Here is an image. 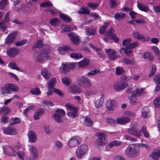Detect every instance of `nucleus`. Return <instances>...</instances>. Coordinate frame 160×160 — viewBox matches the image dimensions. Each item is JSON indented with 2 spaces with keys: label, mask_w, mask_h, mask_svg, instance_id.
Masks as SVG:
<instances>
[{
  "label": "nucleus",
  "mask_w": 160,
  "mask_h": 160,
  "mask_svg": "<svg viewBox=\"0 0 160 160\" xmlns=\"http://www.w3.org/2000/svg\"><path fill=\"white\" fill-rule=\"evenodd\" d=\"M157 68L156 66L155 65H153L152 66L151 72L148 75L149 78L151 77L156 72Z\"/></svg>",
  "instance_id": "nucleus-55"
},
{
  "label": "nucleus",
  "mask_w": 160,
  "mask_h": 160,
  "mask_svg": "<svg viewBox=\"0 0 160 160\" xmlns=\"http://www.w3.org/2000/svg\"><path fill=\"white\" fill-rule=\"evenodd\" d=\"M135 92L137 96H140L142 94L144 90L143 88H141L140 89L137 88L135 90Z\"/></svg>",
  "instance_id": "nucleus-63"
},
{
  "label": "nucleus",
  "mask_w": 160,
  "mask_h": 160,
  "mask_svg": "<svg viewBox=\"0 0 160 160\" xmlns=\"http://www.w3.org/2000/svg\"><path fill=\"white\" fill-rule=\"evenodd\" d=\"M140 131L143 133V134L146 138H149L150 135L147 131V128L146 126H143Z\"/></svg>",
  "instance_id": "nucleus-42"
},
{
  "label": "nucleus",
  "mask_w": 160,
  "mask_h": 160,
  "mask_svg": "<svg viewBox=\"0 0 160 160\" xmlns=\"http://www.w3.org/2000/svg\"><path fill=\"white\" fill-rule=\"evenodd\" d=\"M8 67L11 69H14L18 71L20 70V68L17 67L16 64L14 62H9L8 64Z\"/></svg>",
  "instance_id": "nucleus-38"
},
{
  "label": "nucleus",
  "mask_w": 160,
  "mask_h": 160,
  "mask_svg": "<svg viewBox=\"0 0 160 160\" xmlns=\"http://www.w3.org/2000/svg\"><path fill=\"white\" fill-rule=\"evenodd\" d=\"M132 35L135 38L138 40H141L143 42H147L150 39L149 37H144L141 33L138 32H133Z\"/></svg>",
  "instance_id": "nucleus-16"
},
{
  "label": "nucleus",
  "mask_w": 160,
  "mask_h": 160,
  "mask_svg": "<svg viewBox=\"0 0 160 160\" xmlns=\"http://www.w3.org/2000/svg\"><path fill=\"white\" fill-rule=\"evenodd\" d=\"M102 71L99 70V68H95L94 70H92L87 73L88 76H92L95 75L96 73H100Z\"/></svg>",
  "instance_id": "nucleus-43"
},
{
  "label": "nucleus",
  "mask_w": 160,
  "mask_h": 160,
  "mask_svg": "<svg viewBox=\"0 0 160 160\" xmlns=\"http://www.w3.org/2000/svg\"><path fill=\"white\" fill-rule=\"evenodd\" d=\"M127 80L125 78H122L120 81L116 82L114 85V89L118 91L124 89L128 87Z\"/></svg>",
  "instance_id": "nucleus-4"
},
{
  "label": "nucleus",
  "mask_w": 160,
  "mask_h": 160,
  "mask_svg": "<svg viewBox=\"0 0 160 160\" xmlns=\"http://www.w3.org/2000/svg\"><path fill=\"white\" fill-rule=\"evenodd\" d=\"M127 132L137 138H139L142 135L141 131H138L137 128L135 127H132L128 129Z\"/></svg>",
  "instance_id": "nucleus-14"
},
{
  "label": "nucleus",
  "mask_w": 160,
  "mask_h": 160,
  "mask_svg": "<svg viewBox=\"0 0 160 160\" xmlns=\"http://www.w3.org/2000/svg\"><path fill=\"white\" fill-rule=\"evenodd\" d=\"M20 52V49L17 48H10L7 50V55L10 58L17 56Z\"/></svg>",
  "instance_id": "nucleus-12"
},
{
  "label": "nucleus",
  "mask_w": 160,
  "mask_h": 160,
  "mask_svg": "<svg viewBox=\"0 0 160 160\" xmlns=\"http://www.w3.org/2000/svg\"><path fill=\"white\" fill-rule=\"evenodd\" d=\"M108 25V22L105 23L104 24V25L101 27L99 30V34H102L104 33Z\"/></svg>",
  "instance_id": "nucleus-40"
},
{
  "label": "nucleus",
  "mask_w": 160,
  "mask_h": 160,
  "mask_svg": "<svg viewBox=\"0 0 160 160\" xmlns=\"http://www.w3.org/2000/svg\"><path fill=\"white\" fill-rule=\"evenodd\" d=\"M153 80L155 83H160V73L156 74L154 77Z\"/></svg>",
  "instance_id": "nucleus-64"
},
{
  "label": "nucleus",
  "mask_w": 160,
  "mask_h": 160,
  "mask_svg": "<svg viewBox=\"0 0 160 160\" xmlns=\"http://www.w3.org/2000/svg\"><path fill=\"white\" fill-rule=\"evenodd\" d=\"M11 112L10 109L5 107L1 108L0 109V115H7Z\"/></svg>",
  "instance_id": "nucleus-33"
},
{
  "label": "nucleus",
  "mask_w": 160,
  "mask_h": 160,
  "mask_svg": "<svg viewBox=\"0 0 160 160\" xmlns=\"http://www.w3.org/2000/svg\"><path fill=\"white\" fill-rule=\"evenodd\" d=\"M31 93L36 95H39L41 93V91L39 88H35L32 89L30 91Z\"/></svg>",
  "instance_id": "nucleus-48"
},
{
  "label": "nucleus",
  "mask_w": 160,
  "mask_h": 160,
  "mask_svg": "<svg viewBox=\"0 0 160 160\" xmlns=\"http://www.w3.org/2000/svg\"><path fill=\"white\" fill-rule=\"evenodd\" d=\"M123 69L120 67H117L116 69V74L117 75L122 74L123 72Z\"/></svg>",
  "instance_id": "nucleus-57"
},
{
  "label": "nucleus",
  "mask_w": 160,
  "mask_h": 160,
  "mask_svg": "<svg viewBox=\"0 0 160 160\" xmlns=\"http://www.w3.org/2000/svg\"><path fill=\"white\" fill-rule=\"evenodd\" d=\"M94 103L96 107L97 108H98L102 106L103 101H95Z\"/></svg>",
  "instance_id": "nucleus-56"
},
{
  "label": "nucleus",
  "mask_w": 160,
  "mask_h": 160,
  "mask_svg": "<svg viewBox=\"0 0 160 160\" xmlns=\"http://www.w3.org/2000/svg\"><path fill=\"white\" fill-rule=\"evenodd\" d=\"M42 41L41 40H38L35 46H33L32 49H34L36 48H40L43 45Z\"/></svg>",
  "instance_id": "nucleus-51"
},
{
  "label": "nucleus",
  "mask_w": 160,
  "mask_h": 160,
  "mask_svg": "<svg viewBox=\"0 0 160 160\" xmlns=\"http://www.w3.org/2000/svg\"><path fill=\"white\" fill-rule=\"evenodd\" d=\"M2 130L4 134L14 135L17 134L18 132L16 129L11 127H4L2 128Z\"/></svg>",
  "instance_id": "nucleus-15"
},
{
  "label": "nucleus",
  "mask_w": 160,
  "mask_h": 160,
  "mask_svg": "<svg viewBox=\"0 0 160 160\" xmlns=\"http://www.w3.org/2000/svg\"><path fill=\"white\" fill-rule=\"evenodd\" d=\"M121 143V142H119L116 140H114L108 144V146L110 148H112L114 146L120 145Z\"/></svg>",
  "instance_id": "nucleus-46"
},
{
  "label": "nucleus",
  "mask_w": 160,
  "mask_h": 160,
  "mask_svg": "<svg viewBox=\"0 0 160 160\" xmlns=\"http://www.w3.org/2000/svg\"><path fill=\"white\" fill-rule=\"evenodd\" d=\"M81 139L78 136H74L70 138L68 142V145L71 148L76 147L79 144Z\"/></svg>",
  "instance_id": "nucleus-11"
},
{
  "label": "nucleus",
  "mask_w": 160,
  "mask_h": 160,
  "mask_svg": "<svg viewBox=\"0 0 160 160\" xmlns=\"http://www.w3.org/2000/svg\"><path fill=\"white\" fill-rule=\"evenodd\" d=\"M43 58H45L47 60H50L51 59L50 54L49 53L41 52L37 57L36 61L38 62H41L43 61Z\"/></svg>",
  "instance_id": "nucleus-13"
},
{
  "label": "nucleus",
  "mask_w": 160,
  "mask_h": 160,
  "mask_svg": "<svg viewBox=\"0 0 160 160\" xmlns=\"http://www.w3.org/2000/svg\"><path fill=\"white\" fill-rule=\"evenodd\" d=\"M116 106V104L114 102V101H107L106 102V108L108 110H113Z\"/></svg>",
  "instance_id": "nucleus-21"
},
{
  "label": "nucleus",
  "mask_w": 160,
  "mask_h": 160,
  "mask_svg": "<svg viewBox=\"0 0 160 160\" xmlns=\"http://www.w3.org/2000/svg\"><path fill=\"white\" fill-rule=\"evenodd\" d=\"M4 22H0V29L1 30L4 32L5 33L7 34L8 33V31H6L7 26L5 23Z\"/></svg>",
  "instance_id": "nucleus-47"
},
{
  "label": "nucleus",
  "mask_w": 160,
  "mask_h": 160,
  "mask_svg": "<svg viewBox=\"0 0 160 160\" xmlns=\"http://www.w3.org/2000/svg\"><path fill=\"white\" fill-rule=\"evenodd\" d=\"M137 97V96L135 91L131 92L128 96L129 99H130V100L134 99Z\"/></svg>",
  "instance_id": "nucleus-62"
},
{
  "label": "nucleus",
  "mask_w": 160,
  "mask_h": 160,
  "mask_svg": "<svg viewBox=\"0 0 160 160\" xmlns=\"http://www.w3.org/2000/svg\"><path fill=\"white\" fill-rule=\"evenodd\" d=\"M137 7L140 10L142 11L147 12L149 10V8L147 6H145L141 3H138Z\"/></svg>",
  "instance_id": "nucleus-36"
},
{
  "label": "nucleus",
  "mask_w": 160,
  "mask_h": 160,
  "mask_svg": "<svg viewBox=\"0 0 160 160\" xmlns=\"http://www.w3.org/2000/svg\"><path fill=\"white\" fill-rule=\"evenodd\" d=\"M110 37L111 39L115 42H117L119 41V38L116 36L115 34H112Z\"/></svg>",
  "instance_id": "nucleus-61"
},
{
  "label": "nucleus",
  "mask_w": 160,
  "mask_h": 160,
  "mask_svg": "<svg viewBox=\"0 0 160 160\" xmlns=\"http://www.w3.org/2000/svg\"><path fill=\"white\" fill-rule=\"evenodd\" d=\"M59 17L65 22H69L72 21V19L70 17L64 13H62L60 14Z\"/></svg>",
  "instance_id": "nucleus-28"
},
{
  "label": "nucleus",
  "mask_w": 160,
  "mask_h": 160,
  "mask_svg": "<svg viewBox=\"0 0 160 160\" xmlns=\"http://www.w3.org/2000/svg\"><path fill=\"white\" fill-rule=\"evenodd\" d=\"M50 23L53 26L57 25L59 23V19L58 18H53L50 21Z\"/></svg>",
  "instance_id": "nucleus-44"
},
{
  "label": "nucleus",
  "mask_w": 160,
  "mask_h": 160,
  "mask_svg": "<svg viewBox=\"0 0 160 160\" xmlns=\"http://www.w3.org/2000/svg\"><path fill=\"white\" fill-rule=\"evenodd\" d=\"M21 122V119L19 118H11L10 120L9 126H11L16 123H19Z\"/></svg>",
  "instance_id": "nucleus-34"
},
{
  "label": "nucleus",
  "mask_w": 160,
  "mask_h": 160,
  "mask_svg": "<svg viewBox=\"0 0 160 160\" xmlns=\"http://www.w3.org/2000/svg\"><path fill=\"white\" fill-rule=\"evenodd\" d=\"M42 75L46 79H49V74L48 73L47 69H44L42 70Z\"/></svg>",
  "instance_id": "nucleus-50"
},
{
  "label": "nucleus",
  "mask_w": 160,
  "mask_h": 160,
  "mask_svg": "<svg viewBox=\"0 0 160 160\" xmlns=\"http://www.w3.org/2000/svg\"><path fill=\"white\" fill-rule=\"evenodd\" d=\"M138 44L137 42H135L130 44L129 45L127 46V48H129L131 49L134 48L138 47Z\"/></svg>",
  "instance_id": "nucleus-60"
},
{
  "label": "nucleus",
  "mask_w": 160,
  "mask_h": 160,
  "mask_svg": "<svg viewBox=\"0 0 160 160\" xmlns=\"http://www.w3.org/2000/svg\"><path fill=\"white\" fill-rule=\"evenodd\" d=\"M88 151V146L85 144L81 145L77 149L76 152V156L78 158L81 159L82 156L86 154Z\"/></svg>",
  "instance_id": "nucleus-5"
},
{
  "label": "nucleus",
  "mask_w": 160,
  "mask_h": 160,
  "mask_svg": "<svg viewBox=\"0 0 160 160\" xmlns=\"http://www.w3.org/2000/svg\"><path fill=\"white\" fill-rule=\"evenodd\" d=\"M68 90L69 92L72 94H79L81 92V89L75 85H71L68 88Z\"/></svg>",
  "instance_id": "nucleus-19"
},
{
  "label": "nucleus",
  "mask_w": 160,
  "mask_h": 160,
  "mask_svg": "<svg viewBox=\"0 0 160 160\" xmlns=\"http://www.w3.org/2000/svg\"><path fill=\"white\" fill-rule=\"evenodd\" d=\"M68 36L73 43L78 44L79 42L80 38L76 33L73 32L69 33Z\"/></svg>",
  "instance_id": "nucleus-17"
},
{
  "label": "nucleus",
  "mask_w": 160,
  "mask_h": 160,
  "mask_svg": "<svg viewBox=\"0 0 160 160\" xmlns=\"http://www.w3.org/2000/svg\"><path fill=\"white\" fill-rule=\"evenodd\" d=\"M44 112V110L42 109H41L37 111L35 113L34 116V118L35 119L37 120L42 116Z\"/></svg>",
  "instance_id": "nucleus-26"
},
{
  "label": "nucleus",
  "mask_w": 160,
  "mask_h": 160,
  "mask_svg": "<svg viewBox=\"0 0 160 160\" xmlns=\"http://www.w3.org/2000/svg\"><path fill=\"white\" fill-rule=\"evenodd\" d=\"M124 138L127 140H129L132 142H135L137 139L135 138L131 137L128 134H125L124 136Z\"/></svg>",
  "instance_id": "nucleus-52"
},
{
  "label": "nucleus",
  "mask_w": 160,
  "mask_h": 160,
  "mask_svg": "<svg viewBox=\"0 0 160 160\" xmlns=\"http://www.w3.org/2000/svg\"><path fill=\"white\" fill-rule=\"evenodd\" d=\"M56 82V79L55 78H53L50 79L48 82V88L49 89H53L54 86V84Z\"/></svg>",
  "instance_id": "nucleus-37"
},
{
  "label": "nucleus",
  "mask_w": 160,
  "mask_h": 160,
  "mask_svg": "<svg viewBox=\"0 0 160 160\" xmlns=\"http://www.w3.org/2000/svg\"><path fill=\"white\" fill-rule=\"evenodd\" d=\"M27 42V40L26 39H23L21 41L16 42L15 43V45L16 46L20 47L25 45Z\"/></svg>",
  "instance_id": "nucleus-53"
},
{
  "label": "nucleus",
  "mask_w": 160,
  "mask_h": 160,
  "mask_svg": "<svg viewBox=\"0 0 160 160\" xmlns=\"http://www.w3.org/2000/svg\"><path fill=\"white\" fill-rule=\"evenodd\" d=\"M70 57L76 59H80L82 58V56L80 53H73L70 54Z\"/></svg>",
  "instance_id": "nucleus-39"
},
{
  "label": "nucleus",
  "mask_w": 160,
  "mask_h": 160,
  "mask_svg": "<svg viewBox=\"0 0 160 160\" xmlns=\"http://www.w3.org/2000/svg\"><path fill=\"white\" fill-rule=\"evenodd\" d=\"M89 63V60L87 58L83 59L78 62V65L80 67H83L85 66L88 65Z\"/></svg>",
  "instance_id": "nucleus-32"
},
{
  "label": "nucleus",
  "mask_w": 160,
  "mask_h": 160,
  "mask_svg": "<svg viewBox=\"0 0 160 160\" xmlns=\"http://www.w3.org/2000/svg\"><path fill=\"white\" fill-rule=\"evenodd\" d=\"M62 81L65 85L69 86L71 83L72 80L69 77H64L62 79Z\"/></svg>",
  "instance_id": "nucleus-35"
},
{
  "label": "nucleus",
  "mask_w": 160,
  "mask_h": 160,
  "mask_svg": "<svg viewBox=\"0 0 160 160\" xmlns=\"http://www.w3.org/2000/svg\"><path fill=\"white\" fill-rule=\"evenodd\" d=\"M78 12L80 14H89L90 12V10L87 7H82L80 8V10L78 11Z\"/></svg>",
  "instance_id": "nucleus-30"
},
{
  "label": "nucleus",
  "mask_w": 160,
  "mask_h": 160,
  "mask_svg": "<svg viewBox=\"0 0 160 160\" xmlns=\"http://www.w3.org/2000/svg\"><path fill=\"white\" fill-rule=\"evenodd\" d=\"M62 68L63 72L66 73V72H69V69L67 63L62 64V66L60 68Z\"/></svg>",
  "instance_id": "nucleus-49"
},
{
  "label": "nucleus",
  "mask_w": 160,
  "mask_h": 160,
  "mask_svg": "<svg viewBox=\"0 0 160 160\" xmlns=\"http://www.w3.org/2000/svg\"><path fill=\"white\" fill-rule=\"evenodd\" d=\"M122 62L125 64L127 65H133L135 63V60L134 59H129L128 58H125L122 60Z\"/></svg>",
  "instance_id": "nucleus-31"
},
{
  "label": "nucleus",
  "mask_w": 160,
  "mask_h": 160,
  "mask_svg": "<svg viewBox=\"0 0 160 160\" xmlns=\"http://www.w3.org/2000/svg\"><path fill=\"white\" fill-rule=\"evenodd\" d=\"M115 32L112 28H111L109 30H108L105 33V35L108 36H110L112 35Z\"/></svg>",
  "instance_id": "nucleus-59"
},
{
  "label": "nucleus",
  "mask_w": 160,
  "mask_h": 160,
  "mask_svg": "<svg viewBox=\"0 0 160 160\" xmlns=\"http://www.w3.org/2000/svg\"><path fill=\"white\" fill-rule=\"evenodd\" d=\"M130 118L128 117L117 119V123L120 124H126L129 122Z\"/></svg>",
  "instance_id": "nucleus-23"
},
{
  "label": "nucleus",
  "mask_w": 160,
  "mask_h": 160,
  "mask_svg": "<svg viewBox=\"0 0 160 160\" xmlns=\"http://www.w3.org/2000/svg\"><path fill=\"white\" fill-rule=\"evenodd\" d=\"M87 5L92 9L94 10L98 8L99 6V4L98 3L89 2L88 3Z\"/></svg>",
  "instance_id": "nucleus-41"
},
{
  "label": "nucleus",
  "mask_w": 160,
  "mask_h": 160,
  "mask_svg": "<svg viewBox=\"0 0 160 160\" xmlns=\"http://www.w3.org/2000/svg\"><path fill=\"white\" fill-rule=\"evenodd\" d=\"M29 142L34 143L37 141V137L35 132L32 131H30L28 133Z\"/></svg>",
  "instance_id": "nucleus-20"
},
{
  "label": "nucleus",
  "mask_w": 160,
  "mask_h": 160,
  "mask_svg": "<svg viewBox=\"0 0 160 160\" xmlns=\"http://www.w3.org/2000/svg\"><path fill=\"white\" fill-rule=\"evenodd\" d=\"M108 56L111 61H113L119 58V55L117 54L115 50H113L108 54Z\"/></svg>",
  "instance_id": "nucleus-22"
},
{
  "label": "nucleus",
  "mask_w": 160,
  "mask_h": 160,
  "mask_svg": "<svg viewBox=\"0 0 160 160\" xmlns=\"http://www.w3.org/2000/svg\"><path fill=\"white\" fill-rule=\"evenodd\" d=\"M77 82L78 85L80 87L86 85L87 87H90L91 85L89 79L84 76L79 77L77 79Z\"/></svg>",
  "instance_id": "nucleus-7"
},
{
  "label": "nucleus",
  "mask_w": 160,
  "mask_h": 160,
  "mask_svg": "<svg viewBox=\"0 0 160 160\" xmlns=\"http://www.w3.org/2000/svg\"><path fill=\"white\" fill-rule=\"evenodd\" d=\"M66 107L68 111L67 112L68 116L72 118L77 117L78 108L70 103H67L66 105Z\"/></svg>",
  "instance_id": "nucleus-3"
},
{
  "label": "nucleus",
  "mask_w": 160,
  "mask_h": 160,
  "mask_svg": "<svg viewBox=\"0 0 160 160\" xmlns=\"http://www.w3.org/2000/svg\"><path fill=\"white\" fill-rule=\"evenodd\" d=\"M139 151L133 145H129L125 151L126 156L128 158H134L139 155Z\"/></svg>",
  "instance_id": "nucleus-1"
},
{
  "label": "nucleus",
  "mask_w": 160,
  "mask_h": 160,
  "mask_svg": "<svg viewBox=\"0 0 160 160\" xmlns=\"http://www.w3.org/2000/svg\"><path fill=\"white\" fill-rule=\"evenodd\" d=\"M125 17V14L122 12H117L114 15V18L116 20L122 19Z\"/></svg>",
  "instance_id": "nucleus-27"
},
{
  "label": "nucleus",
  "mask_w": 160,
  "mask_h": 160,
  "mask_svg": "<svg viewBox=\"0 0 160 160\" xmlns=\"http://www.w3.org/2000/svg\"><path fill=\"white\" fill-rule=\"evenodd\" d=\"M18 34L17 31H12L9 34L5 39V42L8 45H10L13 43Z\"/></svg>",
  "instance_id": "nucleus-8"
},
{
  "label": "nucleus",
  "mask_w": 160,
  "mask_h": 160,
  "mask_svg": "<svg viewBox=\"0 0 160 160\" xmlns=\"http://www.w3.org/2000/svg\"><path fill=\"white\" fill-rule=\"evenodd\" d=\"M98 138L96 140V142L98 146H103L105 143V139L107 137V135L104 133L99 132L97 134Z\"/></svg>",
  "instance_id": "nucleus-10"
},
{
  "label": "nucleus",
  "mask_w": 160,
  "mask_h": 160,
  "mask_svg": "<svg viewBox=\"0 0 160 160\" xmlns=\"http://www.w3.org/2000/svg\"><path fill=\"white\" fill-rule=\"evenodd\" d=\"M18 88L17 85L12 83H7L6 84L4 87L1 88V92L2 94L5 93H10L11 91L14 92L17 91Z\"/></svg>",
  "instance_id": "nucleus-2"
},
{
  "label": "nucleus",
  "mask_w": 160,
  "mask_h": 160,
  "mask_svg": "<svg viewBox=\"0 0 160 160\" xmlns=\"http://www.w3.org/2000/svg\"><path fill=\"white\" fill-rule=\"evenodd\" d=\"M150 157L153 159H157L160 157V149H155L151 153L150 155Z\"/></svg>",
  "instance_id": "nucleus-25"
},
{
  "label": "nucleus",
  "mask_w": 160,
  "mask_h": 160,
  "mask_svg": "<svg viewBox=\"0 0 160 160\" xmlns=\"http://www.w3.org/2000/svg\"><path fill=\"white\" fill-rule=\"evenodd\" d=\"M143 58L145 59H148L150 61H152L154 60V56L150 52H147L143 54Z\"/></svg>",
  "instance_id": "nucleus-29"
},
{
  "label": "nucleus",
  "mask_w": 160,
  "mask_h": 160,
  "mask_svg": "<svg viewBox=\"0 0 160 160\" xmlns=\"http://www.w3.org/2000/svg\"><path fill=\"white\" fill-rule=\"evenodd\" d=\"M121 50H123V53L128 57H131L133 55V52L132 49L129 48H127L126 46L125 48H121Z\"/></svg>",
  "instance_id": "nucleus-24"
},
{
  "label": "nucleus",
  "mask_w": 160,
  "mask_h": 160,
  "mask_svg": "<svg viewBox=\"0 0 160 160\" xmlns=\"http://www.w3.org/2000/svg\"><path fill=\"white\" fill-rule=\"evenodd\" d=\"M65 114V112L63 109H57L55 113L53 115L55 121L58 123H61L62 117Z\"/></svg>",
  "instance_id": "nucleus-9"
},
{
  "label": "nucleus",
  "mask_w": 160,
  "mask_h": 160,
  "mask_svg": "<svg viewBox=\"0 0 160 160\" xmlns=\"http://www.w3.org/2000/svg\"><path fill=\"white\" fill-rule=\"evenodd\" d=\"M147 110V108L145 107L142 108L141 110L142 116L144 118H148L147 114L148 112Z\"/></svg>",
  "instance_id": "nucleus-45"
},
{
  "label": "nucleus",
  "mask_w": 160,
  "mask_h": 160,
  "mask_svg": "<svg viewBox=\"0 0 160 160\" xmlns=\"http://www.w3.org/2000/svg\"><path fill=\"white\" fill-rule=\"evenodd\" d=\"M85 122L86 123V125L88 126H91L93 122L91 119L87 117L85 118Z\"/></svg>",
  "instance_id": "nucleus-58"
},
{
  "label": "nucleus",
  "mask_w": 160,
  "mask_h": 160,
  "mask_svg": "<svg viewBox=\"0 0 160 160\" xmlns=\"http://www.w3.org/2000/svg\"><path fill=\"white\" fill-rule=\"evenodd\" d=\"M28 147L30 156L28 158V160H36L38 158V149L32 145H29Z\"/></svg>",
  "instance_id": "nucleus-6"
},
{
  "label": "nucleus",
  "mask_w": 160,
  "mask_h": 160,
  "mask_svg": "<svg viewBox=\"0 0 160 160\" xmlns=\"http://www.w3.org/2000/svg\"><path fill=\"white\" fill-rule=\"evenodd\" d=\"M17 154L19 158L22 160H23L26 156L25 152L23 151H19L17 152Z\"/></svg>",
  "instance_id": "nucleus-54"
},
{
  "label": "nucleus",
  "mask_w": 160,
  "mask_h": 160,
  "mask_svg": "<svg viewBox=\"0 0 160 160\" xmlns=\"http://www.w3.org/2000/svg\"><path fill=\"white\" fill-rule=\"evenodd\" d=\"M58 51L59 53L61 54H64L66 52L70 53L75 51L74 49L66 46L58 48Z\"/></svg>",
  "instance_id": "nucleus-18"
}]
</instances>
